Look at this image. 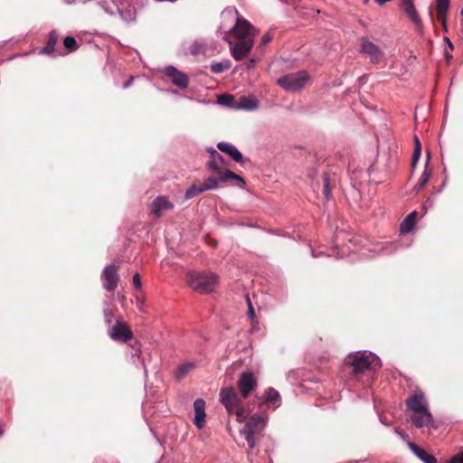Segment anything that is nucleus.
Segmentation results:
<instances>
[{
	"mask_svg": "<svg viewBox=\"0 0 463 463\" xmlns=\"http://www.w3.org/2000/svg\"><path fill=\"white\" fill-rule=\"evenodd\" d=\"M310 76L306 71L288 73L278 79V84L288 92L299 91L309 82Z\"/></svg>",
	"mask_w": 463,
	"mask_h": 463,
	"instance_id": "6e6552de",
	"label": "nucleus"
},
{
	"mask_svg": "<svg viewBox=\"0 0 463 463\" xmlns=\"http://www.w3.org/2000/svg\"><path fill=\"white\" fill-rule=\"evenodd\" d=\"M418 216V212L413 211L402 220L400 224V232L402 234L409 233L414 229Z\"/></svg>",
	"mask_w": 463,
	"mask_h": 463,
	"instance_id": "f3484780",
	"label": "nucleus"
},
{
	"mask_svg": "<svg viewBox=\"0 0 463 463\" xmlns=\"http://www.w3.org/2000/svg\"><path fill=\"white\" fill-rule=\"evenodd\" d=\"M267 420V416L255 414L245 423L241 430L250 449H253L256 446L257 439L264 430Z\"/></svg>",
	"mask_w": 463,
	"mask_h": 463,
	"instance_id": "423d86ee",
	"label": "nucleus"
},
{
	"mask_svg": "<svg viewBox=\"0 0 463 463\" xmlns=\"http://www.w3.org/2000/svg\"><path fill=\"white\" fill-rule=\"evenodd\" d=\"M265 402L278 408L280 405V395L279 392L271 387L268 388L265 392Z\"/></svg>",
	"mask_w": 463,
	"mask_h": 463,
	"instance_id": "412c9836",
	"label": "nucleus"
},
{
	"mask_svg": "<svg viewBox=\"0 0 463 463\" xmlns=\"http://www.w3.org/2000/svg\"><path fill=\"white\" fill-rule=\"evenodd\" d=\"M104 317H105L106 323L108 325H110L112 323L113 317H114L112 310L105 309L104 310Z\"/></svg>",
	"mask_w": 463,
	"mask_h": 463,
	"instance_id": "f704fd0d",
	"label": "nucleus"
},
{
	"mask_svg": "<svg viewBox=\"0 0 463 463\" xmlns=\"http://www.w3.org/2000/svg\"><path fill=\"white\" fill-rule=\"evenodd\" d=\"M165 75H167L168 77H170L172 79L173 83L175 86H177L181 89H185L188 86L189 80H188L187 75L185 73L178 71L175 67H174V66L165 67Z\"/></svg>",
	"mask_w": 463,
	"mask_h": 463,
	"instance_id": "4468645a",
	"label": "nucleus"
},
{
	"mask_svg": "<svg viewBox=\"0 0 463 463\" xmlns=\"http://www.w3.org/2000/svg\"><path fill=\"white\" fill-rule=\"evenodd\" d=\"M360 51L363 54L366 55L373 63L380 62L383 56V52L380 47L366 37H363L360 40Z\"/></svg>",
	"mask_w": 463,
	"mask_h": 463,
	"instance_id": "9d476101",
	"label": "nucleus"
},
{
	"mask_svg": "<svg viewBox=\"0 0 463 463\" xmlns=\"http://www.w3.org/2000/svg\"><path fill=\"white\" fill-rule=\"evenodd\" d=\"M203 192H204V190H203V184H193L191 187H189L187 189V191L184 194V199L190 200Z\"/></svg>",
	"mask_w": 463,
	"mask_h": 463,
	"instance_id": "bb28decb",
	"label": "nucleus"
},
{
	"mask_svg": "<svg viewBox=\"0 0 463 463\" xmlns=\"http://www.w3.org/2000/svg\"><path fill=\"white\" fill-rule=\"evenodd\" d=\"M259 107L258 100L251 96L241 97L240 100L235 104L234 108L238 109L254 110Z\"/></svg>",
	"mask_w": 463,
	"mask_h": 463,
	"instance_id": "aec40b11",
	"label": "nucleus"
},
{
	"mask_svg": "<svg viewBox=\"0 0 463 463\" xmlns=\"http://www.w3.org/2000/svg\"><path fill=\"white\" fill-rule=\"evenodd\" d=\"M272 40V36L270 33L264 34L260 39V46L265 47L270 41Z\"/></svg>",
	"mask_w": 463,
	"mask_h": 463,
	"instance_id": "c9c22d12",
	"label": "nucleus"
},
{
	"mask_svg": "<svg viewBox=\"0 0 463 463\" xmlns=\"http://www.w3.org/2000/svg\"><path fill=\"white\" fill-rule=\"evenodd\" d=\"M56 42H57V37L54 33H52L46 46L43 49V52L52 53L54 51V46L56 44Z\"/></svg>",
	"mask_w": 463,
	"mask_h": 463,
	"instance_id": "c756f323",
	"label": "nucleus"
},
{
	"mask_svg": "<svg viewBox=\"0 0 463 463\" xmlns=\"http://www.w3.org/2000/svg\"><path fill=\"white\" fill-rule=\"evenodd\" d=\"M445 41H446V43H447L448 44H449V43H451V42H450V40H449V38H445Z\"/></svg>",
	"mask_w": 463,
	"mask_h": 463,
	"instance_id": "603ef678",
	"label": "nucleus"
},
{
	"mask_svg": "<svg viewBox=\"0 0 463 463\" xmlns=\"http://www.w3.org/2000/svg\"><path fill=\"white\" fill-rule=\"evenodd\" d=\"M322 254H323V253H322V251H319V252H315V251H313V252H312V255H313V257H315V258L320 257Z\"/></svg>",
	"mask_w": 463,
	"mask_h": 463,
	"instance_id": "49530a36",
	"label": "nucleus"
},
{
	"mask_svg": "<svg viewBox=\"0 0 463 463\" xmlns=\"http://www.w3.org/2000/svg\"><path fill=\"white\" fill-rule=\"evenodd\" d=\"M449 47L450 50H453V48H454L453 43H449Z\"/></svg>",
	"mask_w": 463,
	"mask_h": 463,
	"instance_id": "8fccbe9b",
	"label": "nucleus"
},
{
	"mask_svg": "<svg viewBox=\"0 0 463 463\" xmlns=\"http://www.w3.org/2000/svg\"><path fill=\"white\" fill-rule=\"evenodd\" d=\"M445 41H446V43H447L448 44H449V43H451V42H450V40H449V38H445Z\"/></svg>",
	"mask_w": 463,
	"mask_h": 463,
	"instance_id": "864d4df0",
	"label": "nucleus"
},
{
	"mask_svg": "<svg viewBox=\"0 0 463 463\" xmlns=\"http://www.w3.org/2000/svg\"><path fill=\"white\" fill-rule=\"evenodd\" d=\"M233 101V97L231 95H222L219 98V102L227 106H232V102Z\"/></svg>",
	"mask_w": 463,
	"mask_h": 463,
	"instance_id": "72a5a7b5",
	"label": "nucleus"
},
{
	"mask_svg": "<svg viewBox=\"0 0 463 463\" xmlns=\"http://www.w3.org/2000/svg\"><path fill=\"white\" fill-rule=\"evenodd\" d=\"M401 7L415 24H420V16L414 7L412 0H402Z\"/></svg>",
	"mask_w": 463,
	"mask_h": 463,
	"instance_id": "6ab92c4d",
	"label": "nucleus"
},
{
	"mask_svg": "<svg viewBox=\"0 0 463 463\" xmlns=\"http://www.w3.org/2000/svg\"><path fill=\"white\" fill-rule=\"evenodd\" d=\"M173 206L174 204H152L150 213H153L156 218H159L165 212L172 210Z\"/></svg>",
	"mask_w": 463,
	"mask_h": 463,
	"instance_id": "393cba45",
	"label": "nucleus"
},
{
	"mask_svg": "<svg viewBox=\"0 0 463 463\" xmlns=\"http://www.w3.org/2000/svg\"><path fill=\"white\" fill-rule=\"evenodd\" d=\"M206 413H199L194 415V422L198 429H203L205 424Z\"/></svg>",
	"mask_w": 463,
	"mask_h": 463,
	"instance_id": "473e14b6",
	"label": "nucleus"
},
{
	"mask_svg": "<svg viewBox=\"0 0 463 463\" xmlns=\"http://www.w3.org/2000/svg\"><path fill=\"white\" fill-rule=\"evenodd\" d=\"M395 249L396 248L392 244H390L388 247L383 248V250H384L385 253H392Z\"/></svg>",
	"mask_w": 463,
	"mask_h": 463,
	"instance_id": "a19ab883",
	"label": "nucleus"
},
{
	"mask_svg": "<svg viewBox=\"0 0 463 463\" xmlns=\"http://www.w3.org/2000/svg\"><path fill=\"white\" fill-rule=\"evenodd\" d=\"M140 364H141L144 368H146V366H145V364H144V363H143L142 361H140ZM145 373H146V369H145Z\"/></svg>",
	"mask_w": 463,
	"mask_h": 463,
	"instance_id": "3c124183",
	"label": "nucleus"
},
{
	"mask_svg": "<svg viewBox=\"0 0 463 463\" xmlns=\"http://www.w3.org/2000/svg\"><path fill=\"white\" fill-rule=\"evenodd\" d=\"M379 358L372 352L368 351H358L352 353L346 358V364L353 367L354 375L364 373L373 369L374 361Z\"/></svg>",
	"mask_w": 463,
	"mask_h": 463,
	"instance_id": "39448f33",
	"label": "nucleus"
},
{
	"mask_svg": "<svg viewBox=\"0 0 463 463\" xmlns=\"http://www.w3.org/2000/svg\"><path fill=\"white\" fill-rule=\"evenodd\" d=\"M109 335L111 339L126 343L133 336L131 330L125 324L117 320L116 324L109 329Z\"/></svg>",
	"mask_w": 463,
	"mask_h": 463,
	"instance_id": "f8f14e48",
	"label": "nucleus"
},
{
	"mask_svg": "<svg viewBox=\"0 0 463 463\" xmlns=\"http://www.w3.org/2000/svg\"><path fill=\"white\" fill-rule=\"evenodd\" d=\"M139 354H140V350L139 349H135L134 350V353L132 354V362L134 364H136L137 361H139V359H140Z\"/></svg>",
	"mask_w": 463,
	"mask_h": 463,
	"instance_id": "58836bf2",
	"label": "nucleus"
},
{
	"mask_svg": "<svg viewBox=\"0 0 463 463\" xmlns=\"http://www.w3.org/2000/svg\"><path fill=\"white\" fill-rule=\"evenodd\" d=\"M446 18H447V16H443V19H441V18H437V19L440 22V24H441V25H442V29H443L445 32H447V30H448Z\"/></svg>",
	"mask_w": 463,
	"mask_h": 463,
	"instance_id": "ea45409f",
	"label": "nucleus"
},
{
	"mask_svg": "<svg viewBox=\"0 0 463 463\" xmlns=\"http://www.w3.org/2000/svg\"><path fill=\"white\" fill-rule=\"evenodd\" d=\"M446 57H447V59H448V60H449V59H451V58H452V56H451V55H449V54H446Z\"/></svg>",
	"mask_w": 463,
	"mask_h": 463,
	"instance_id": "5fc2aeb1",
	"label": "nucleus"
},
{
	"mask_svg": "<svg viewBox=\"0 0 463 463\" xmlns=\"http://www.w3.org/2000/svg\"><path fill=\"white\" fill-rule=\"evenodd\" d=\"M155 203H167L166 199L165 197H158Z\"/></svg>",
	"mask_w": 463,
	"mask_h": 463,
	"instance_id": "a18cd8bd",
	"label": "nucleus"
},
{
	"mask_svg": "<svg viewBox=\"0 0 463 463\" xmlns=\"http://www.w3.org/2000/svg\"><path fill=\"white\" fill-rule=\"evenodd\" d=\"M220 182L222 181L220 180L219 176H211L201 184H203V190L207 191L217 188L219 186Z\"/></svg>",
	"mask_w": 463,
	"mask_h": 463,
	"instance_id": "cd10ccee",
	"label": "nucleus"
},
{
	"mask_svg": "<svg viewBox=\"0 0 463 463\" xmlns=\"http://www.w3.org/2000/svg\"><path fill=\"white\" fill-rule=\"evenodd\" d=\"M247 302H248V312H247V315L250 318L253 319L254 317V309H253V307H252V304L249 298V297H247Z\"/></svg>",
	"mask_w": 463,
	"mask_h": 463,
	"instance_id": "4c0bfd02",
	"label": "nucleus"
},
{
	"mask_svg": "<svg viewBox=\"0 0 463 463\" xmlns=\"http://www.w3.org/2000/svg\"><path fill=\"white\" fill-rule=\"evenodd\" d=\"M133 285L137 289L141 288V279H140V276L138 275V273H136L133 277Z\"/></svg>",
	"mask_w": 463,
	"mask_h": 463,
	"instance_id": "e433bc0d",
	"label": "nucleus"
},
{
	"mask_svg": "<svg viewBox=\"0 0 463 463\" xmlns=\"http://www.w3.org/2000/svg\"><path fill=\"white\" fill-rule=\"evenodd\" d=\"M194 410L195 414L205 413V402L198 398L194 402Z\"/></svg>",
	"mask_w": 463,
	"mask_h": 463,
	"instance_id": "2f4dec72",
	"label": "nucleus"
},
{
	"mask_svg": "<svg viewBox=\"0 0 463 463\" xmlns=\"http://www.w3.org/2000/svg\"><path fill=\"white\" fill-rule=\"evenodd\" d=\"M3 434H4V429H3L2 424L0 423V437L3 436Z\"/></svg>",
	"mask_w": 463,
	"mask_h": 463,
	"instance_id": "09e8293b",
	"label": "nucleus"
},
{
	"mask_svg": "<svg viewBox=\"0 0 463 463\" xmlns=\"http://www.w3.org/2000/svg\"><path fill=\"white\" fill-rule=\"evenodd\" d=\"M119 277L118 268L114 265L107 266L101 273L103 287L108 291H114L118 287Z\"/></svg>",
	"mask_w": 463,
	"mask_h": 463,
	"instance_id": "9b49d317",
	"label": "nucleus"
},
{
	"mask_svg": "<svg viewBox=\"0 0 463 463\" xmlns=\"http://www.w3.org/2000/svg\"><path fill=\"white\" fill-rule=\"evenodd\" d=\"M408 409L411 411V420L416 428L431 425L432 415L429 410V403L422 392H417L406 401Z\"/></svg>",
	"mask_w": 463,
	"mask_h": 463,
	"instance_id": "f03ea898",
	"label": "nucleus"
},
{
	"mask_svg": "<svg viewBox=\"0 0 463 463\" xmlns=\"http://www.w3.org/2000/svg\"><path fill=\"white\" fill-rule=\"evenodd\" d=\"M414 142H415V145H414V150H413L412 158H411L412 169H414L416 167L417 163L421 155L420 142L417 137H414Z\"/></svg>",
	"mask_w": 463,
	"mask_h": 463,
	"instance_id": "a878e982",
	"label": "nucleus"
},
{
	"mask_svg": "<svg viewBox=\"0 0 463 463\" xmlns=\"http://www.w3.org/2000/svg\"><path fill=\"white\" fill-rule=\"evenodd\" d=\"M241 19L242 18L239 17L238 11L233 7L226 8L222 12L218 33L224 42L229 41L230 34L235 27V24Z\"/></svg>",
	"mask_w": 463,
	"mask_h": 463,
	"instance_id": "1a4fd4ad",
	"label": "nucleus"
},
{
	"mask_svg": "<svg viewBox=\"0 0 463 463\" xmlns=\"http://www.w3.org/2000/svg\"><path fill=\"white\" fill-rule=\"evenodd\" d=\"M257 382L251 373H243L238 380V387L241 396L246 399L250 392L256 387Z\"/></svg>",
	"mask_w": 463,
	"mask_h": 463,
	"instance_id": "ddd939ff",
	"label": "nucleus"
},
{
	"mask_svg": "<svg viewBox=\"0 0 463 463\" xmlns=\"http://www.w3.org/2000/svg\"><path fill=\"white\" fill-rule=\"evenodd\" d=\"M218 277L214 273L191 271L187 275L189 287L200 294L213 292L218 285Z\"/></svg>",
	"mask_w": 463,
	"mask_h": 463,
	"instance_id": "20e7f679",
	"label": "nucleus"
},
{
	"mask_svg": "<svg viewBox=\"0 0 463 463\" xmlns=\"http://www.w3.org/2000/svg\"><path fill=\"white\" fill-rule=\"evenodd\" d=\"M409 448L424 463H437V458L426 452L424 449L419 448L412 442H409Z\"/></svg>",
	"mask_w": 463,
	"mask_h": 463,
	"instance_id": "a211bd4d",
	"label": "nucleus"
},
{
	"mask_svg": "<svg viewBox=\"0 0 463 463\" xmlns=\"http://www.w3.org/2000/svg\"><path fill=\"white\" fill-rule=\"evenodd\" d=\"M258 34L259 30L246 19L242 18L235 24L229 41H226L234 60L241 61L250 52Z\"/></svg>",
	"mask_w": 463,
	"mask_h": 463,
	"instance_id": "f257e3e1",
	"label": "nucleus"
},
{
	"mask_svg": "<svg viewBox=\"0 0 463 463\" xmlns=\"http://www.w3.org/2000/svg\"><path fill=\"white\" fill-rule=\"evenodd\" d=\"M316 192L321 200L330 201L333 199L331 195V184L326 175L321 176Z\"/></svg>",
	"mask_w": 463,
	"mask_h": 463,
	"instance_id": "2eb2a0df",
	"label": "nucleus"
},
{
	"mask_svg": "<svg viewBox=\"0 0 463 463\" xmlns=\"http://www.w3.org/2000/svg\"><path fill=\"white\" fill-rule=\"evenodd\" d=\"M253 65H254V61L253 60L250 61L248 62V64H247L248 68L253 67Z\"/></svg>",
	"mask_w": 463,
	"mask_h": 463,
	"instance_id": "de8ad7c7",
	"label": "nucleus"
},
{
	"mask_svg": "<svg viewBox=\"0 0 463 463\" xmlns=\"http://www.w3.org/2000/svg\"><path fill=\"white\" fill-rule=\"evenodd\" d=\"M437 1V18L443 19V16H447V13L449 7V0H436Z\"/></svg>",
	"mask_w": 463,
	"mask_h": 463,
	"instance_id": "b1692460",
	"label": "nucleus"
},
{
	"mask_svg": "<svg viewBox=\"0 0 463 463\" xmlns=\"http://www.w3.org/2000/svg\"><path fill=\"white\" fill-rule=\"evenodd\" d=\"M220 400L229 413L236 415L238 421L244 420L247 413L241 406L240 398L233 387L222 389L220 392Z\"/></svg>",
	"mask_w": 463,
	"mask_h": 463,
	"instance_id": "0eeeda50",
	"label": "nucleus"
},
{
	"mask_svg": "<svg viewBox=\"0 0 463 463\" xmlns=\"http://www.w3.org/2000/svg\"><path fill=\"white\" fill-rule=\"evenodd\" d=\"M217 147L222 152L230 156L231 158L233 159L235 162L242 163V161H243L242 154L232 144L226 143V142H219L217 144Z\"/></svg>",
	"mask_w": 463,
	"mask_h": 463,
	"instance_id": "dca6fc26",
	"label": "nucleus"
},
{
	"mask_svg": "<svg viewBox=\"0 0 463 463\" xmlns=\"http://www.w3.org/2000/svg\"><path fill=\"white\" fill-rule=\"evenodd\" d=\"M63 45L69 52H74L78 49L77 42L71 36H67L64 38Z\"/></svg>",
	"mask_w": 463,
	"mask_h": 463,
	"instance_id": "7c9ffc66",
	"label": "nucleus"
},
{
	"mask_svg": "<svg viewBox=\"0 0 463 463\" xmlns=\"http://www.w3.org/2000/svg\"><path fill=\"white\" fill-rule=\"evenodd\" d=\"M195 365L196 364L194 362H187L180 364L175 373L177 380H181L185 377L187 373L195 368Z\"/></svg>",
	"mask_w": 463,
	"mask_h": 463,
	"instance_id": "4be33fe9",
	"label": "nucleus"
},
{
	"mask_svg": "<svg viewBox=\"0 0 463 463\" xmlns=\"http://www.w3.org/2000/svg\"><path fill=\"white\" fill-rule=\"evenodd\" d=\"M231 67V61H223L221 62H214L211 65V71L213 73H221L223 71L229 69Z\"/></svg>",
	"mask_w": 463,
	"mask_h": 463,
	"instance_id": "c85d7f7f",
	"label": "nucleus"
},
{
	"mask_svg": "<svg viewBox=\"0 0 463 463\" xmlns=\"http://www.w3.org/2000/svg\"><path fill=\"white\" fill-rule=\"evenodd\" d=\"M64 4L66 5H73L76 2H79V0H62Z\"/></svg>",
	"mask_w": 463,
	"mask_h": 463,
	"instance_id": "37998d69",
	"label": "nucleus"
},
{
	"mask_svg": "<svg viewBox=\"0 0 463 463\" xmlns=\"http://www.w3.org/2000/svg\"><path fill=\"white\" fill-rule=\"evenodd\" d=\"M210 155L208 167L213 172L219 175L222 182L235 181L236 184L242 186L245 183L241 176L234 174L233 172L226 169V161L223 156L219 154L214 148H207Z\"/></svg>",
	"mask_w": 463,
	"mask_h": 463,
	"instance_id": "7ed1b4c3",
	"label": "nucleus"
},
{
	"mask_svg": "<svg viewBox=\"0 0 463 463\" xmlns=\"http://www.w3.org/2000/svg\"><path fill=\"white\" fill-rule=\"evenodd\" d=\"M137 301L139 305V308H141L144 306V299L140 298L139 297H137Z\"/></svg>",
	"mask_w": 463,
	"mask_h": 463,
	"instance_id": "79ce46f5",
	"label": "nucleus"
},
{
	"mask_svg": "<svg viewBox=\"0 0 463 463\" xmlns=\"http://www.w3.org/2000/svg\"><path fill=\"white\" fill-rule=\"evenodd\" d=\"M133 81V78H130L129 80H128L125 83H124V88H128L131 83Z\"/></svg>",
	"mask_w": 463,
	"mask_h": 463,
	"instance_id": "c03bdc74",
	"label": "nucleus"
},
{
	"mask_svg": "<svg viewBox=\"0 0 463 463\" xmlns=\"http://www.w3.org/2000/svg\"><path fill=\"white\" fill-rule=\"evenodd\" d=\"M429 161H430V155L428 154L425 169L418 181L419 188L423 187L428 183V181L431 175L432 168L429 165Z\"/></svg>",
	"mask_w": 463,
	"mask_h": 463,
	"instance_id": "5701e85b",
	"label": "nucleus"
}]
</instances>
